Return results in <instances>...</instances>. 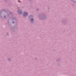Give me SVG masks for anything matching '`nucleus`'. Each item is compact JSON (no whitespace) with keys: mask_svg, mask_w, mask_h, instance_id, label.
Masks as SVG:
<instances>
[{"mask_svg":"<svg viewBox=\"0 0 76 76\" xmlns=\"http://www.w3.org/2000/svg\"><path fill=\"white\" fill-rule=\"evenodd\" d=\"M28 15V13L26 12H24V13L23 16H26Z\"/></svg>","mask_w":76,"mask_h":76,"instance_id":"obj_1","label":"nucleus"},{"mask_svg":"<svg viewBox=\"0 0 76 76\" xmlns=\"http://www.w3.org/2000/svg\"><path fill=\"white\" fill-rule=\"evenodd\" d=\"M30 20H31V21L32 22V21H34V19H31Z\"/></svg>","mask_w":76,"mask_h":76,"instance_id":"obj_2","label":"nucleus"},{"mask_svg":"<svg viewBox=\"0 0 76 76\" xmlns=\"http://www.w3.org/2000/svg\"><path fill=\"white\" fill-rule=\"evenodd\" d=\"M13 23H14V22H13Z\"/></svg>","mask_w":76,"mask_h":76,"instance_id":"obj_3","label":"nucleus"}]
</instances>
